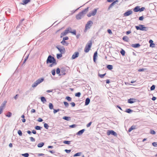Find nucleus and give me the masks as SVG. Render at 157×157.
<instances>
[{
  "label": "nucleus",
  "instance_id": "obj_43",
  "mask_svg": "<svg viewBox=\"0 0 157 157\" xmlns=\"http://www.w3.org/2000/svg\"><path fill=\"white\" fill-rule=\"evenodd\" d=\"M64 105L66 107H67L69 106V104L68 102L66 101H64L63 102Z\"/></svg>",
  "mask_w": 157,
  "mask_h": 157
},
{
  "label": "nucleus",
  "instance_id": "obj_32",
  "mask_svg": "<svg viewBox=\"0 0 157 157\" xmlns=\"http://www.w3.org/2000/svg\"><path fill=\"white\" fill-rule=\"evenodd\" d=\"M121 54L123 56H124L125 55V51L124 50L122 49L121 50V51L120 52Z\"/></svg>",
  "mask_w": 157,
  "mask_h": 157
},
{
  "label": "nucleus",
  "instance_id": "obj_37",
  "mask_svg": "<svg viewBox=\"0 0 157 157\" xmlns=\"http://www.w3.org/2000/svg\"><path fill=\"white\" fill-rule=\"evenodd\" d=\"M132 111V110L130 109H127L126 111V112L127 113H130Z\"/></svg>",
  "mask_w": 157,
  "mask_h": 157
},
{
  "label": "nucleus",
  "instance_id": "obj_57",
  "mask_svg": "<svg viewBox=\"0 0 157 157\" xmlns=\"http://www.w3.org/2000/svg\"><path fill=\"white\" fill-rule=\"evenodd\" d=\"M144 19V17L143 16H141L139 17V20L140 21H142Z\"/></svg>",
  "mask_w": 157,
  "mask_h": 157
},
{
  "label": "nucleus",
  "instance_id": "obj_8",
  "mask_svg": "<svg viewBox=\"0 0 157 157\" xmlns=\"http://www.w3.org/2000/svg\"><path fill=\"white\" fill-rule=\"evenodd\" d=\"M98 9H94L91 13H89L87 14V16L88 17H90L91 16H94L97 13V10Z\"/></svg>",
  "mask_w": 157,
  "mask_h": 157
},
{
  "label": "nucleus",
  "instance_id": "obj_23",
  "mask_svg": "<svg viewBox=\"0 0 157 157\" xmlns=\"http://www.w3.org/2000/svg\"><path fill=\"white\" fill-rule=\"evenodd\" d=\"M123 40L125 41H128V37L126 36H124L122 38Z\"/></svg>",
  "mask_w": 157,
  "mask_h": 157
},
{
  "label": "nucleus",
  "instance_id": "obj_20",
  "mask_svg": "<svg viewBox=\"0 0 157 157\" xmlns=\"http://www.w3.org/2000/svg\"><path fill=\"white\" fill-rule=\"evenodd\" d=\"M61 43L63 45L65 46H67L68 44V43L67 42L63 40L61 42Z\"/></svg>",
  "mask_w": 157,
  "mask_h": 157
},
{
  "label": "nucleus",
  "instance_id": "obj_63",
  "mask_svg": "<svg viewBox=\"0 0 157 157\" xmlns=\"http://www.w3.org/2000/svg\"><path fill=\"white\" fill-rule=\"evenodd\" d=\"M47 92L48 93L52 92L53 91L52 90H47Z\"/></svg>",
  "mask_w": 157,
  "mask_h": 157
},
{
  "label": "nucleus",
  "instance_id": "obj_38",
  "mask_svg": "<svg viewBox=\"0 0 157 157\" xmlns=\"http://www.w3.org/2000/svg\"><path fill=\"white\" fill-rule=\"evenodd\" d=\"M81 154V152H78L75 154L74 156H79Z\"/></svg>",
  "mask_w": 157,
  "mask_h": 157
},
{
  "label": "nucleus",
  "instance_id": "obj_55",
  "mask_svg": "<svg viewBox=\"0 0 157 157\" xmlns=\"http://www.w3.org/2000/svg\"><path fill=\"white\" fill-rule=\"evenodd\" d=\"M43 120L42 119H41L40 118H39L37 120V121L38 122H42L43 121Z\"/></svg>",
  "mask_w": 157,
  "mask_h": 157
},
{
  "label": "nucleus",
  "instance_id": "obj_31",
  "mask_svg": "<svg viewBox=\"0 0 157 157\" xmlns=\"http://www.w3.org/2000/svg\"><path fill=\"white\" fill-rule=\"evenodd\" d=\"M150 133L151 134H152V135H155V132L153 130H150Z\"/></svg>",
  "mask_w": 157,
  "mask_h": 157
},
{
  "label": "nucleus",
  "instance_id": "obj_6",
  "mask_svg": "<svg viewBox=\"0 0 157 157\" xmlns=\"http://www.w3.org/2000/svg\"><path fill=\"white\" fill-rule=\"evenodd\" d=\"M71 27H69L68 28L66 29L64 32H62L61 34L60 37H61L63 36L66 35L69 32V31H71Z\"/></svg>",
  "mask_w": 157,
  "mask_h": 157
},
{
  "label": "nucleus",
  "instance_id": "obj_41",
  "mask_svg": "<svg viewBox=\"0 0 157 157\" xmlns=\"http://www.w3.org/2000/svg\"><path fill=\"white\" fill-rule=\"evenodd\" d=\"M41 127L39 126H37L35 127V129L37 130H40Z\"/></svg>",
  "mask_w": 157,
  "mask_h": 157
},
{
  "label": "nucleus",
  "instance_id": "obj_49",
  "mask_svg": "<svg viewBox=\"0 0 157 157\" xmlns=\"http://www.w3.org/2000/svg\"><path fill=\"white\" fill-rule=\"evenodd\" d=\"M51 72L52 75H55V69L52 70V71Z\"/></svg>",
  "mask_w": 157,
  "mask_h": 157
},
{
  "label": "nucleus",
  "instance_id": "obj_35",
  "mask_svg": "<svg viewBox=\"0 0 157 157\" xmlns=\"http://www.w3.org/2000/svg\"><path fill=\"white\" fill-rule=\"evenodd\" d=\"M17 133L20 136H22V133L21 132V130H19L18 131Z\"/></svg>",
  "mask_w": 157,
  "mask_h": 157
},
{
  "label": "nucleus",
  "instance_id": "obj_4",
  "mask_svg": "<svg viewBox=\"0 0 157 157\" xmlns=\"http://www.w3.org/2000/svg\"><path fill=\"white\" fill-rule=\"evenodd\" d=\"M135 28L137 30H140L142 31H147L148 29V28L145 27L144 25H140L139 26H136Z\"/></svg>",
  "mask_w": 157,
  "mask_h": 157
},
{
  "label": "nucleus",
  "instance_id": "obj_1",
  "mask_svg": "<svg viewBox=\"0 0 157 157\" xmlns=\"http://www.w3.org/2000/svg\"><path fill=\"white\" fill-rule=\"evenodd\" d=\"M46 63L47 64L49 63H51L49 66L50 67H52L53 66L56 64V59L53 57L51 56V55H49L48 56L47 60Z\"/></svg>",
  "mask_w": 157,
  "mask_h": 157
},
{
  "label": "nucleus",
  "instance_id": "obj_18",
  "mask_svg": "<svg viewBox=\"0 0 157 157\" xmlns=\"http://www.w3.org/2000/svg\"><path fill=\"white\" fill-rule=\"evenodd\" d=\"M90 101V99L89 98H87L85 101V105H87L89 104Z\"/></svg>",
  "mask_w": 157,
  "mask_h": 157
},
{
  "label": "nucleus",
  "instance_id": "obj_13",
  "mask_svg": "<svg viewBox=\"0 0 157 157\" xmlns=\"http://www.w3.org/2000/svg\"><path fill=\"white\" fill-rule=\"evenodd\" d=\"M118 2V0H116V1H115L114 2H113L109 6V7H108V10H110V8L113 6L117 2Z\"/></svg>",
  "mask_w": 157,
  "mask_h": 157
},
{
  "label": "nucleus",
  "instance_id": "obj_10",
  "mask_svg": "<svg viewBox=\"0 0 157 157\" xmlns=\"http://www.w3.org/2000/svg\"><path fill=\"white\" fill-rule=\"evenodd\" d=\"M79 53L78 52H75L72 55L71 57L72 59H74L78 57L79 56Z\"/></svg>",
  "mask_w": 157,
  "mask_h": 157
},
{
  "label": "nucleus",
  "instance_id": "obj_54",
  "mask_svg": "<svg viewBox=\"0 0 157 157\" xmlns=\"http://www.w3.org/2000/svg\"><path fill=\"white\" fill-rule=\"evenodd\" d=\"M92 124V122H90L88 124L86 125V127H90Z\"/></svg>",
  "mask_w": 157,
  "mask_h": 157
},
{
  "label": "nucleus",
  "instance_id": "obj_19",
  "mask_svg": "<svg viewBox=\"0 0 157 157\" xmlns=\"http://www.w3.org/2000/svg\"><path fill=\"white\" fill-rule=\"evenodd\" d=\"M30 1V0H23L22 1L23 3L22 4L23 5L26 4Z\"/></svg>",
  "mask_w": 157,
  "mask_h": 157
},
{
  "label": "nucleus",
  "instance_id": "obj_56",
  "mask_svg": "<svg viewBox=\"0 0 157 157\" xmlns=\"http://www.w3.org/2000/svg\"><path fill=\"white\" fill-rule=\"evenodd\" d=\"M108 32L110 34H112V33L111 31V30L110 29H109L107 30Z\"/></svg>",
  "mask_w": 157,
  "mask_h": 157
},
{
  "label": "nucleus",
  "instance_id": "obj_12",
  "mask_svg": "<svg viewBox=\"0 0 157 157\" xmlns=\"http://www.w3.org/2000/svg\"><path fill=\"white\" fill-rule=\"evenodd\" d=\"M110 134H112L115 136H117V133L113 130L109 131V134L107 133V134L109 135Z\"/></svg>",
  "mask_w": 157,
  "mask_h": 157
},
{
  "label": "nucleus",
  "instance_id": "obj_47",
  "mask_svg": "<svg viewBox=\"0 0 157 157\" xmlns=\"http://www.w3.org/2000/svg\"><path fill=\"white\" fill-rule=\"evenodd\" d=\"M153 146L154 147H157V143L156 142H153L152 143Z\"/></svg>",
  "mask_w": 157,
  "mask_h": 157
},
{
  "label": "nucleus",
  "instance_id": "obj_46",
  "mask_svg": "<svg viewBox=\"0 0 157 157\" xmlns=\"http://www.w3.org/2000/svg\"><path fill=\"white\" fill-rule=\"evenodd\" d=\"M69 33H72V34H74L75 35L76 34V30H73L72 32L70 31Z\"/></svg>",
  "mask_w": 157,
  "mask_h": 157
},
{
  "label": "nucleus",
  "instance_id": "obj_21",
  "mask_svg": "<svg viewBox=\"0 0 157 157\" xmlns=\"http://www.w3.org/2000/svg\"><path fill=\"white\" fill-rule=\"evenodd\" d=\"M85 131L84 129H82L78 132L77 134L78 135H82Z\"/></svg>",
  "mask_w": 157,
  "mask_h": 157
},
{
  "label": "nucleus",
  "instance_id": "obj_11",
  "mask_svg": "<svg viewBox=\"0 0 157 157\" xmlns=\"http://www.w3.org/2000/svg\"><path fill=\"white\" fill-rule=\"evenodd\" d=\"M132 12L131 10H128L127 12H125L124 14V15L125 16H128L132 13Z\"/></svg>",
  "mask_w": 157,
  "mask_h": 157
},
{
  "label": "nucleus",
  "instance_id": "obj_3",
  "mask_svg": "<svg viewBox=\"0 0 157 157\" xmlns=\"http://www.w3.org/2000/svg\"><path fill=\"white\" fill-rule=\"evenodd\" d=\"M92 45V42L91 40H90L86 44L84 48V52L87 53L90 50L91 48Z\"/></svg>",
  "mask_w": 157,
  "mask_h": 157
},
{
  "label": "nucleus",
  "instance_id": "obj_59",
  "mask_svg": "<svg viewBox=\"0 0 157 157\" xmlns=\"http://www.w3.org/2000/svg\"><path fill=\"white\" fill-rule=\"evenodd\" d=\"M153 42V41L152 40H150L149 41V43H150V46H151V43H152Z\"/></svg>",
  "mask_w": 157,
  "mask_h": 157
},
{
  "label": "nucleus",
  "instance_id": "obj_27",
  "mask_svg": "<svg viewBox=\"0 0 157 157\" xmlns=\"http://www.w3.org/2000/svg\"><path fill=\"white\" fill-rule=\"evenodd\" d=\"M49 108L50 109H53V106L52 103H49Z\"/></svg>",
  "mask_w": 157,
  "mask_h": 157
},
{
  "label": "nucleus",
  "instance_id": "obj_2",
  "mask_svg": "<svg viewBox=\"0 0 157 157\" xmlns=\"http://www.w3.org/2000/svg\"><path fill=\"white\" fill-rule=\"evenodd\" d=\"M89 8L87 7L82 11V12L79 13L76 16V18L78 20L80 19L84 14L86 13L88 11Z\"/></svg>",
  "mask_w": 157,
  "mask_h": 157
},
{
  "label": "nucleus",
  "instance_id": "obj_25",
  "mask_svg": "<svg viewBox=\"0 0 157 157\" xmlns=\"http://www.w3.org/2000/svg\"><path fill=\"white\" fill-rule=\"evenodd\" d=\"M107 68L109 70H111L113 68V66L112 65H107Z\"/></svg>",
  "mask_w": 157,
  "mask_h": 157
},
{
  "label": "nucleus",
  "instance_id": "obj_17",
  "mask_svg": "<svg viewBox=\"0 0 157 157\" xmlns=\"http://www.w3.org/2000/svg\"><path fill=\"white\" fill-rule=\"evenodd\" d=\"M136 128V126L134 125L132 126L128 130V132H131L132 130L135 129Z\"/></svg>",
  "mask_w": 157,
  "mask_h": 157
},
{
  "label": "nucleus",
  "instance_id": "obj_51",
  "mask_svg": "<svg viewBox=\"0 0 157 157\" xmlns=\"http://www.w3.org/2000/svg\"><path fill=\"white\" fill-rule=\"evenodd\" d=\"M69 38L67 36H66L65 37H64L63 38V40L65 41V40H67Z\"/></svg>",
  "mask_w": 157,
  "mask_h": 157
},
{
  "label": "nucleus",
  "instance_id": "obj_30",
  "mask_svg": "<svg viewBox=\"0 0 157 157\" xmlns=\"http://www.w3.org/2000/svg\"><path fill=\"white\" fill-rule=\"evenodd\" d=\"M106 75V73H105L104 74H98V76L101 78H103L104 77L105 75Z\"/></svg>",
  "mask_w": 157,
  "mask_h": 157
},
{
  "label": "nucleus",
  "instance_id": "obj_50",
  "mask_svg": "<svg viewBox=\"0 0 157 157\" xmlns=\"http://www.w3.org/2000/svg\"><path fill=\"white\" fill-rule=\"evenodd\" d=\"M59 111V109H54L53 113H56Z\"/></svg>",
  "mask_w": 157,
  "mask_h": 157
},
{
  "label": "nucleus",
  "instance_id": "obj_52",
  "mask_svg": "<svg viewBox=\"0 0 157 157\" xmlns=\"http://www.w3.org/2000/svg\"><path fill=\"white\" fill-rule=\"evenodd\" d=\"M57 57L58 58H59L61 57H62V54H58L57 55Z\"/></svg>",
  "mask_w": 157,
  "mask_h": 157
},
{
  "label": "nucleus",
  "instance_id": "obj_16",
  "mask_svg": "<svg viewBox=\"0 0 157 157\" xmlns=\"http://www.w3.org/2000/svg\"><path fill=\"white\" fill-rule=\"evenodd\" d=\"M140 45L139 44H132V47L134 48H136L139 47L140 46Z\"/></svg>",
  "mask_w": 157,
  "mask_h": 157
},
{
  "label": "nucleus",
  "instance_id": "obj_60",
  "mask_svg": "<svg viewBox=\"0 0 157 157\" xmlns=\"http://www.w3.org/2000/svg\"><path fill=\"white\" fill-rule=\"evenodd\" d=\"M35 111H35V109H33L31 110V112L32 113H34L35 112Z\"/></svg>",
  "mask_w": 157,
  "mask_h": 157
},
{
  "label": "nucleus",
  "instance_id": "obj_7",
  "mask_svg": "<svg viewBox=\"0 0 157 157\" xmlns=\"http://www.w3.org/2000/svg\"><path fill=\"white\" fill-rule=\"evenodd\" d=\"M93 24V23L92 21H89L86 25L85 30H87V29H90Z\"/></svg>",
  "mask_w": 157,
  "mask_h": 157
},
{
  "label": "nucleus",
  "instance_id": "obj_24",
  "mask_svg": "<svg viewBox=\"0 0 157 157\" xmlns=\"http://www.w3.org/2000/svg\"><path fill=\"white\" fill-rule=\"evenodd\" d=\"M41 101L44 103L46 101V99L44 97H41Z\"/></svg>",
  "mask_w": 157,
  "mask_h": 157
},
{
  "label": "nucleus",
  "instance_id": "obj_53",
  "mask_svg": "<svg viewBox=\"0 0 157 157\" xmlns=\"http://www.w3.org/2000/svg\"><path fill=\"white\" fill-rule=\"evenodd\" d=\"M65 151L67 153H70L71 151V150H67V149H65Z\"/></svg>",
  "mask_w": 157,
  "mask_h": 157
},
{
  "label": "nucleus",
  "instance_id": "obj_64",
  "mask_svg": "<svg viewBox=\"0 0 157 157\" xmlns=\"http://www.w3.org/2000/svg\"><path fill=\"white\" fill-rule=\"evenodd\" d=\"M32 132L34 134H36V132L34 130H33L32 131Z\"/></svg>",
  "mask_w": 157,
  "mask_h": 157
},
{
  "label": "nucleus",
  "instance_id": "obj_44",
  "mask_svg": "<svg viewBox=\"0 0 157 157\" xmlns=\"http://www.w3.org/2000/svg\"><path fill=\"white\" fill-rule=\"evenodd\" d=\"M44 127L46 129H48V128L49 127L48 125V124L46 123H45L44 124Z\"/></svg>",
  "mask_w": 157,
  "mask_h": 157
},
{
  "label": "nucleus",
  "instance_id": "obj_33",
  "mask_svg": "<svg viewBox=\"0 0 157 157\" xmlns=\"http://www.w3.org/2000/svg\"><path fill=\"white\" fill-rule=\"evenodd\" d=\"M81 95V93L80 92L77 93L75 94V96L76 97H79Z\"/></svg>",
  "mask_w": 157,
  "mask_h": 157
},
{
  "label": "nucleus",
  "instance_id": "obj_9",
  "mask_svg": "<svg viewBox=\"0 0 157 157\" xmlns=\"http://www.w3.org/2000/svg\"><path fill=\"white\" fill-rule=\"evenodd\" d=\"M56 48L59 51L61 54L64 53L65 52V49L63 47L58 46Z\"/></svg>",
  "mask_w": 157,
  "mask_h": 157
},
{
  "label": "nucleus",
  "instance_id": "obj_36",
  "mask_svg": "<svg viewBox=\"0 0 157 157\" xmlns=\"http://www.w3.org/2000/svg\"><path fill=\"white\" fill-rule=\"evenodd\" d=\"M69 118H70V117H66V116L64 117H63V119H64L66 120H67V121H68Z\"/></svg>",
  "mask_w": 157,
  "mask_h": 157
},
{
  "label": "nucleus",
  "instance_id": "obj_58",
  "mask_svg": "<svg viewBox=\"0 0 157 157\" xmlns=\"http://www.w3.org/2000/svg\"><path fill=\"white\" fill-rule=\"evenodd\" d=\"M71 104L72 107H74L75 105V104L73 102H71Z\"/></svg>",
  "mask_w": 157,
  "mask_h": 157
},
{
  "label": "nucleus",
  "instance_id": "obj_28",
  "mask_svg": "<svg viewBox=\"0 0 157 157\" xmlns=\"http://www.w3.org/2000/svg\"><path fill=\"white\" fill-rule=\"evenodd\" d=\"M12 115V113L10 112H8L7 114L6 115V116L8 117H10Z\"/></svg>",
  "mask_w": 157,
  "mask_h": 157
},
{
  "label": "nucleus",
  "instance_id": "obj_22",
  "mask_svg": "<svg viewBox=\"0 0 157 157\" xmlns=\"http://www.w3.org/2000/svg\"><path fill=\"white\" fill-rule=\"evenodd\" d=\"M133 11L135 12H137L140 11V8L139 7L136 6L133 9Z\"/></svg>",
  "mask_w": 157,
  "mask_h": 157
},
{
  "label": "nucleus",
  "instance_id": "obj_45",
  "mask_svg": "<svg viewBox=\"0 0 157 157\" xmlns=\"http://www.w3.org/2000/svg\"><path fill=\"white\" fill-rule=\"evenodd\" d=\"M30 140L31 141H32V142H34V141H35V139L34 138L32 137H30Z\"/></svg>",
  "mask_w": 157,
  "mask_h": 157
},
{
  "label": "nucleus",
  "instance_id": "obj_39",
  "mask_svg": "<svg viewBox=\"0 0 157 157\" xmlns=\"http://www.w3.org/2000/svg\"><path fill=\"white\" fill-rule=\"evenodd\" d=\"M22 155L25 157H28L29 156V154L28 153L22 154Z\"/></svg>",
  "mask_w": 157,
  "mask_h": 157
},
{
  "label": "nucleus",
  "instance_id": "obj_15",
  "mask_svg": "<svg viewBox=\"0 0 157 157\" xmlns=\"http://www.w3.org/2000/svg\"><path fill=\"white\" fill-rule=\"evenodd\" d=\"M5 107V105L2 104L0 106V114L2 113L3 109Z\"/></svg>",
  "mask_w": 157,
  "mask_h": 157
},
{
  "label": "nucleus",
  "instance_id": "obj_14",
  "mask_svg": "<svg viewBox=\"0 0 157 157\" xmlns=\"http://www.w3.org/2000/svg\"><path fill=\"white\" fill-rule=\"evenodd\" d=\"M97 52L96 51V52L94 54V56H93V60L94 61V62H96V57L97 56Z\"/></svg>",
  "mask_w": 157,
  "mask_h": 157
},
{
  "label": "nucleus",
  "instance_id": "obj_48",
  "mask_svg": "<svg viewBox=\"0 0 157 157\" xmlns=\"http://www.w3.org/2000/svg\"><path fill=\"white\" fill-rule=\"evenodd\" d=\"M60 72V70L59 68H57L56 70V73L57 74H59Z\"/></svg>",
  "mask_w": 157,
  "mask_h": 157
},
{
  "label": "nucleus",
  "instance_id": "obj_26",
  "mask_svg": "<svg viewBox=\"0 0 157 157\" xmlns=\"http://www.w3.org/2000/svg\"><path fill=\"white\" fill-rule=\"evenodd\" d=\"M44 145L43 143H40L38 144L37 145V146L39 147H42Z\"/></svg>",
  "mask_w": 157,
  "mask_h": 157
},
{
  "label": "nucleus",
  "instance_id": "obj_5",
  "mask_svg": "<svg viewBox=\"0 0 157 157\" xmlns=\"http://www.w3.org/2000/svg\"><path fill=\"white\" fill-rule=\"evenodd\" d=\"M44 79L43 78H41L37 80L32 85L33 87H36L38 85L43 81Z\"/></svg>",
  "mask_w": 157,
  "mask_h": 157
},
{
  "label": "nucleus",
  "instance_id": "obj_42",
  "mask_svg": "<svg viewBox=\"0 0 157 157\" xmlns=\"http://www.w3.org/2000/svg\"><path fill=\"white\" fill-rule=\"evenodd\" d=\"M66 99L69 101H71V98L69 96L66 97Z\"/></svg>",
  "mask_w": 157,
  "mask_h": 157
},
{
  "label": "nucleus",
  "instance_id": "obj_61",
  "mask_svg": "<svg viewBox=\"0 0 157 157\" xmlns=\"http://www.w3.org/2000/svg\"><path fill=\"white\" fill-rule=\"evenodd\" d=\"M145 8L144 7H142L140 9V11H143L144 10Z\"/></svg>",
  "mask_w": 157,
  "mask_h": 157
},
{
  "label": "nucleus",
  "instance_id": "obj_62",
  "mask_svg": "<svg viewBox=\"0 0 157 157\" xmlns=\"http://www.w3.org/2000/svg\"><path fill=\"white\" fill-rule=\"evenodd\" d=\"M144 71V69L143 68L139 69L138 70V71L139 72L143 71Z\"/></svg>",
  "mask_w": 157,
  "mask_h": 157
},
{
  "label": "nucleus",
  "instance_id": "obj_29",
  "mask_svg": "<svg viewBox=\"0 0 157 157\" xmlns=\"http://www.w3.org/2000/svg\"><path fill=\"white\" fill-rule=\"evenodd\" d=\"M133 100V99H128V103H131V104L134 103V102L132 101Z\"/></svg>",
  "mask_w": 157,
  "mask_h": 157
},
{
  "label": "nucleus",
  "instance_id": "obj_34",
  "mask_svg": "<svg viewBox=\"0 0 157 157\" xmlns=\"http://www.w3.org/2000/svg\"><path fill=\"white\" fill-rule=\"evenodd\" d=\"M70 141H64L63 143L66 144H70Z\"/></svg>",
  "mask_w": 157,
  "mask_h": 157
},
{
  "label": "nucleus",
  "instance_id": "obj_40",
  "mask_svg": "<svg viewBox=\"0 0 157 157\" xmlns=\"http://www.w3.org/2000/svg\"><path fill=\"white\" fill-rule=\"evenodd\" d=\"M155 88V85H153L151 87V90H154Z\"/></svg>",
  "mask_w": 157,
  "mask_h": 157
}]
</instances>
